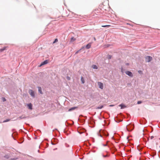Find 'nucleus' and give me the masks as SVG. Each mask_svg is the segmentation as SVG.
<instances>
[{
  "label": "nucleus",
  "instance_id": "obj_17",
  "mask_svg": "<svg viewBox=\"0 0 160 160\" xmlns=\"http://www.w3.org/2000/svg\"><path fill=\"white\" fill-rule=\"evenodd\" d=\"M142 122L141 120H140V124H145L147 123V120L145 118H143V120H142Z\"/></svg>",
  "mask_w": 160,
  "mask_h": 160
},
{
  "label": "nucleus",
  "instance_id": "obj_25",
  "mask_svg": "<svg viewBox=\"0 0 160 160\" xmlns=\"http://www.w3.org/2000/svg\"><path fill=\"white\" fill-rule=\"evenodd\" d=\"M81 81L82 84H84L85 83V81L84 78L82 76L81 78Z\"/></svg>",
  "mask_w": 160,
  "mask_h": 160
},
{
  "label": "nucleus",
  "instance_id": "obj_29",
  "mask_svg": "<svg viewBox=\"0 0 160 160\" xmlns=\"http://www.w3.org/2000/svg\"><path fill=\"white\" fill-rule=\"evenodd\" d=\"M10 120V119H7L4 120L3 121V122H6L9 121Z\"/></svg>",
  "mask_w": 160,
  "mask_h": 160
},
{
  "label": "nucleus",
  "instance_id": "obj_26",
  "mask_svg": "<svg viewBox=\"0 0 160 160\" xmlns=\"http://www.w3.org/2000/svg\"><path fill=\"white\" fill-rule=\"evenodd\" d=\"M92 68L94 69H97L98 68L97 66L96 65H93Z\"/></svg>",
  "mask_w": 160,
  "mask_h": 160
},
{
  "label": "nucleus",
  "instance_id": "obj_23",
  "mask_svg": "<svg viewBox=\"0 0 160 160\" xmlns=\"http://www.w3.org/2000/svg\"><path fill=\"white\" fill-rule=\"evenodd\" d=\"M26 118V117H25L24 116L22 115V116L19 117L17 119H24V118Z\"/></svg>",
  "mask_w": 160,
  "mask_h": 160
},
{
  "label": "nucleus",
  "instance_id": "obj_45",
  "mask_svg": "<svg viewBox=\"0 0 160 160\" xmlns=\"http://www.w3.org/2000/svg\"><path fill=\"white\" fill-rule=\"evenodd\" d=\"M2 100H3V101L4 102L6 101V99L4 98H2Z\"/></svg>",
  "mask_w": 160,
  "mask_h": 160
},
{
  "label": "nucleus",
  "instance_id": "obj_5",
  "mask_svg": "<svg viewBox=\"0 0 160 160\" xmlns=\"http://www.w3.org/2000/svg\"><path fill=\"white\" fill-rule=\"evenodd\" d=\"M77 130L78 132L80 134L84 133L86 131V130L85 129L82 127H79L78 128Z\"/></svg>",
  "mask_w": 160,
  "mask_h": 160
},
{
  "label": "nucleus",
  "instance_id": "obj_35",
  "mask_svg": "<svg viewBox=\"0 0 160 160\" xmlns=\"http://www.w3.org/2000/svg\"><path fill=\"white\" fill-rule=\"evenodd\" d=\"M81 51V49H79L75 53V54H77L79 52H80V51Z\"/></svg>",
  "mask_w": 160,
  "mask_h": 160
},
{
  "label": "nucleus",
  "instance_id": "obj_12",
  "mask_svg": "<svg viewBox=\"0 0 160 160\" xmlns=\"http://www.w3.org/2000/svg\"><path fill=\"white\" fill-rule=\"evenodd\" d=\"M48 63V60H46L42 62L38 66L39 67H41L43 65L46 64Z\"/></svg>",
  "mask_w": 160,
  "mask_h": 160
},
{
  "label": "nucleus",
  "instance_id": "obj_8",
  "mask_svg": "<svg viewBox=\"0 0 160 160\" xmlns=\"http://www.w3.org/2000/svg\"><path fill=\"white\" fill-rule=\"evenodd\" d=\"M58 140L56 138H53L51 140V144L53 145H55L58 143Z\"/></svg>",
  "mask_w": 160,
  "mask_h": 160
},
{
  "label": "nucleus",
  "instance_id": "obj_7",
  "mask_svg": "<svg viewBox=\"0 0 160 160\" xmlns=\"http://www.w3.org/2000/svg\"><path fill=\"white\" fill-rule=\"evenodd\" d=\"M117 135L118 136L117 138L116 137V136H115V137L113 136L112 138V139L114 140L116 143H118V142L120 138V136L119 135Z\"/></svg>",
  "mask_w": 160,
  "mask_h": 160
},
{
  "label": "nucleus",
  "instance_id": "obj_32",
  "mask_svg": "<svg viewBox=\"0 0 160 160\" xmlns=\"http://www.w3.org/2000/svg\"><path fill=\"white\" fill-rule=\"evenodd\" d=\"M102 156L103 158H106V157H107L109 156V155H103V154H102Z\"/></svg>",
  "mask_w": 160,
  "mask_h": 160
},
{
  "label": "nucleus",
  "instance_id": "obj_47",
  "mask_svg": "<svg viewBox=\"0 0 160 160\" xmlns=\"http://www.w3.org/2000/svg\"><path fill=\"white\" fill-rule=\"evenodd\" d=\"M107 26H108V25H107L102 26V27H106Z\"/></svg>",
  "mask_w": 160,
  "mask_h": 160
},
{
  "label": "nucleus",
  "instance_id": "obj_52",
  "mask_svg": "<svg viewBox=\"0 0 160 160\" xmlns=\"http://www.w3.org/2000/svg\"><path fill=\"white\" fill-rule=\"evenodd\" d=\"M39 151H40L39 150H38V152H39Z\"/></svg>",
  "mask_w": 160,
  "mask_h": 160
},
{
  "label": "nucleus",
  "instance_id": "obj_22",
  "mask_svg": "<svg viewBox=\"0 0 160 160\" xmlns=\"http://www.w3.org/2000/svg\"><path fill=\"white\" fill-rule=\"evenodd\" d=\"M120 106L121 107V109H124L126 107V106L123 104H120Z\"/></svg>",
  "mask_w": 160,
  "mask_h": 160
},
{
  "label": "nucleus",
  "instance_id": "obj_39",
  "mask_svg": "<svg viewBox=\"0 0 160 160\" xmlns=\"http://www.w3.org/2000/svg\"><path fill=\"white\" fill-rule=\"evenodd\" d=\"M63 132H64V133H65L66 134H67V135H68V134L67 133V131H66V130L65 129H64L63 130Z\"/></svg>",
  "mask_w": 160,
  "mask_h": 160
},
{
  "label": "nucleus",
  "instance_id": "obj_31",
  "mask_svg": "<svg viewBox=\"0 0 160 160\" xmlns=\"http://www.w3.org/2000/svg\"><path fill=\"white\" fill-rule=\"evenodd\" d=\"M103 107V106L101 105L100 106H98L97 108L98 109H101Z\"/></svg>",
  "mask_w": 160,
  "mask_h": 160
},
{
  "label": "nucleus",
  "instance_id": "obj_16",
  "mask_svg": "<svg viewBox=\"0 0 160 160\" xmlns=\"http://www.w3.org/2000/svg\"><path fill=\"white\" fill-rule=\"evenodd\" d=\"M27 106L29 109L30 110H32V105L31 103H29L27 104Z\"/></svg>",
  "mask_w": 160,
  "mask_h": 160
},
{
  "label": "nucleus",
  "instance_id": "obj_3",
  "mask_svg": "<svg viewBox=\"0 0 160 160\" xmlns=\"http://www.w3.org/2000/svg\"><path fill=\"white\" fill-rule=\"evenodd\" d=\"M126 128L128 131H132L134 128V125L132 123H130L127 125L126 126Z\"/></svg>",
  "mask_w": 160,
  "mask_h": 160
},
{
  "label": "nucleus",
  "instance_id": "obj_21",
  "mask_svg": "<svg viewBox=\"0 0 160 160\" xmlns=\"http://www.w3.org/2000/svg\"><path fill=\"white\" fill-rule=\"evenodd\" d=\"M10 157V154H7L5 155L4 156V157L5 158H6L8 159Z\"/></svg>",
  "mask_w": 160,
  "mask_h": 160
},
{
  "label": "nucleus",
  "instance_id": "obj_33",
  "mask_svg": "<svg viewBox=\"0 0 160 160\" xmlns=\"http://www.w3.org/2000/svg\"><path fill=\"white\" fill-rule=\"evenodd\" d=\"M18 159V158H10V160H17Z\"/></svg>",
  "mask_w": 160,
  "mask_h": 160
},
{
  "label": "nucleus",
  "instance_id": "obj_4",
  "mask_svg": "<svg viewBox=\"0 0 160 160\" xmlns=\"http://www.w3.org/2000/svg\"><path fill=\"white\" fill-rule=\"evenodd\" d=\"M83 117L82 115H80L79 116L80 118H79L78 119V120H79V122L82 124H83L84 123L85 121V119H86V118H87L86 116L84 117V118H81Z\"/></svg>",
  "mask_w": 160,
  "mask_h": 160
},
{
  "label": "nucleus",
  "instance_id": "obj_2",
  "mask_svg": "<svg viewBox=\"0 0 160 160\" xmlns=\"http://www.w3.org/2000/svg\"><path fill=\"white\" fill-rule=\"evenodd\" d=\"M123 117V114L121 113H120L118 115L117 117L114 118V120L116 122L119 123L122 121V118Z\"/></svg>",
  "mask_w": 160,
  "mask_h": 160
},
{
  "label": "nucleus",
  "instance_id": "obj_19",
  "mask_svg": "<svg viewBox=\"0 0 160 160\" xmlns=\"http://www.w3.org/2000/svg\"><path fill=\"white\" fill-rule=\"evenodd\" d=\"M76 108H77V107H72L69 108V109L68 111H69V112L71 111L74 110Z\"/></svg>",
  "mask_w": 160,
  "mask_h": 160
},
{
  "label": "nucleus",
  "instance_id": "obj_6",
  "mask_svg": "<svg viewBox=\"0 0 160 160\" xmlns=\"http://www.w3.org/2000/svg\"><path fill=\"white\" fill-rule=\"evenodd\" d=\"M152 59V57L149 56H147L145 57V60L146 62H149Z\"/></svg>",
  "mask_w": 160,
  "mask_h": 160
},
{
  "label": "nucleus",
  "instance_id": "obj_43",
  "mask_svg": "<svg viewBox=\"0 0 160 160\" xmlns=\"http://www.w3.org/2000/svg\"><path fill=\"white\" fill-rule=\"evenodd\" d=\"M150 128L151 129V131L150 132H152L153 130V128L151 126L150 127Z\"/></svg>",
  "mask_w": 160,
  "mask_h": 160
},
{
  "label": "nucleus",
  "instance_id": "obj_27",
  "mask_svg": "<svg viewBox=\"0 0 160 160\" xmlns=\"http://www.w3.org/2000/svg\"><path fill=\"white\" fill-rule=\"evenodd\" d=\"M76 40V38H74L73 37H72L71 38V42H73L75 41Z\"/></svg>",
  "mask_w": 160,
  "mask_h": 160
},
{
  "label": "nucleus",
  "instance_id": "obj_46",
  "mask_svg": "<svg viewBox=\"0 0 160 160\" xmlns=\"http://www.w3.org/2000/svg\"><path fill=\"white\" fill-rule=\"evenodd\" d=\"M125 65L127 66H128L129 65V63H125Z\"/></svg>",
  "mask_w": 160,
  "mask_h": 160
},
{
  "label": "nucleus",
  "instance_id": "obj_37",
  "mask_svg": "<svg viewBox=\"0 0 160 160\" xmlns=\"http://www.w3.org/2000/svg\"><path fill=\"white\" fill-rule=\"evenodd\" d=\"M66 78L68 80H70L71 79V78L70 77H69L68 76H67L66 77Z\"/></svg>",
  "mask_w": 160,
  "mask_h": 160
},
{
  "label": "nucleus",
  "instance_id": "obj_15",
  "mask_svg": "<svg viewBox=\"0 0 160 160\" xmlns=\"http://www.w3.org/2000/svg\"><path fill=\"white\" fill-rule=\"evenodd\" d=\"M98 85L99 86V88L101 89H103V83L100 82H98Z\"/></svg>",
  "mask_w": 160,
  "mask_h": 160
},
{
  "label": "nucleus",
  "instance_id": "obj_44",
  "mask_svg": "<svg viewBox=\"0 0 160 160\" xmlns=\"http://www.w3.org/2000/svg\"><path fill=\"white\" fill-rule=\"evenodd\" d=\"M138 72L139 73H142V71L141 70H139L138 71Z\"/></svg>",
  "mask_w": 160,
  "mask_h": 160
},
{
  "label": "nucleus",
  "instance_id": "obj_10",
  "mask_svg": "<svg viewBox=\"0 0 160 160\" xmlns=\"http://www.w3.org/2000/svg\"><path fill=\"white\" fill-rule=\"evenodd\" d=\"M150 152L151 154H149V155L152 156L153 158H154V156L156 155V151L155 150H152Z\"/></svg>",
  "mask_w": 160,
  "mask_h": 160
},
{
  "label": "nucleus",
  "instance_id": "obj_48",
  "mask_svg": "<svg viewBox=\"0 0 160 160\" xmlns=\"http://www.w3.org/2000/svg\"><path fill=\"white\" fill-rule=\"evenodd\" d=\"M154 138V137L153 136H152L151 137V139H152Z\"/></svg>",
  "mask_w": 160,
  "mask_h": 160
},
{
  "label": "nucleus",
  "instance_id": "obj_11",
  "mask_svg": "<svg viewBox=\"0 0 160 160\" xmlns=\"http://www.w3.org/2000/svg\"><path fill=\"white\" fill-rule=\"evenodd\" d=\"M28 93L32 98H35V94L34 91L32 89H29L28 91Z\"/></svg>",
  "mask_w": 160,
  "mask_h": 160
},
{
  "label": "nucleus",
  "instance_id": "obj_30",
  "mask_svg": "<svg viewBox=\"0 0 160 160\" xmlns=\"http://www.w3.org/2000/svg\"><path fill=\"white\" fill-rule=\"evenodd\" d=\"M58 38H56L54 40V41L53 42V43H55L56 42H58Z\"/></svg>",
  "mask_w": 160,
  "mask_h": 160
},
{
  "label": "nucleus",
  "instance_id": "obj_1",
  "mask_svg": "<svg viewBox=\"0 0 160 160\" xmlns=\"http://www.w3.org/2000/svg\"><path fill=\"white\" fill-rule=\"evenodd\" d=\"M98 134V136L103 138H107L109 136V134L106 131L102 129L99 130Z\"/></svg>",
  "mask_w": 160,
  "mask_h": 160
},
{
  "label": "nucleus",
  "instance_id": "obj_50",
  "mask_svg": "<svg viewBox=\"0 0 160 160\" xmlns=\"http://www.w3.org/2000/svg\"><path fill=\"white\" fill-rule=\"evenodd\" d=\"M55 130H57L58 132H59V131H58V129H57L56 128V129H55Z\"/></svg>",
  "mask_w": 160,
  "mask_h": 160
},
{
  "label": "nucleus",
  "instance_id": "obj_51",
  "mask_svg": "<svg viewBox=\"0 0 160 160\" xmlns=\"http://www.w3.org/2000/svg\"><path fill=\"white\" fill-rule=\"evenodd\" d=\"M94 40H96V38H94Z\"/></svg>",
  "mask_w": 160,
  "mask_h": 160
},
{
  "label": "nucleus",
  "instance_id": "obj_36",
  "mask_svg": "<svg viewBox=\"0 0 160 160\" xmlns=\"http://www.w3.org/2000/svg\"><path fill=\"white\" fill-rule=\"evenodd\" d=\"M142 102V101H138L137 103L138 104H139L141 103Z\"/></svg>",
  "mask_w": 160,
  "mask_h": 160
},
{
  "label": "nucleus",
  "instance_id": "obj_38",
  "mask_svg": "<svg viewBox=\"0 0 160 160\" xmlns=\"http://www.w3.org/2000/svg\"><path fill=\"white\" fill-rule=\"evenodd\" d=\"M158 157L160 158V150L158 152Z\"/></svg>",
  "mask_w": 160,
  "mask_h": 160
},
{
  "label": "nucleus",
  "instance_id": "obj_40",
  "mask_svg": "<svg viewBox=\"0 0 160 160\" xmlns=\"http://www.w3.org/2000/svg\"><path fill=\"white\" fill-rule=\"evenodd\" d=\"M74 17L76 18H78V16H79L77 14H76L74 13Z\"/></svg>",
  "mask_w": 160,
  "mask_h": 160
},
{
  "label": "nucleus",
  "instance_id": "obj_9",
  "mask_svg": "<svg viewBox=\"0 0 160 160\" xmlns=\"http://www.w3.org/2000/svg\"><path fill=\"white\" fill-rule=\"evenodd\" d=\"M88 124L90 125H91L90 127H94L95 125V122L93 120H90L88 122Z\"/></svg>",
  "mask_w": 160,
  "mask_h": 160
},
{
  "label": "nucleus",
  "instance_id": "obj_18",
  "mask_svg": "<svg viewBox=\"0 0 160 160\" xmlns=\"http://www.w3.org/2000/svg\"><path fill=\"white\" fill-rule=\"evenodd\" d=\"M91 43L90 42L88 44L85 46V48L87 49H89L91 47Z\"/></svg>",
  "mask_w": 160,
  "mask_h": 160
},
{
  "label": "nucleus",
  "instance_id": "obj_41",
  "mask_svg": "<svg viewBox=\"0 0 160 160\" xmlns=\"http://www.w3.org/2000/svg\"><path fill=\"white\" fill-rule=\"evenodd\" d=\"M85 48V46H82L80 49H81V50H82L84 49Z\"/></svg>",
  "mask_w": 160,
  "mask_h": 160
},
{
  "label": "nucleus",
  "instance_id": "obj_14",
  "mask_svg": "<svg viewBox=\"0 0 160 160\" xmlns=\"http://www.w3.org/2000/svg\"><path fill=\"white\" fill-rule=\"evenodd\" d=\"M103 145L104 146H108L109 147L110 146H112V143L110 142L109 141H107L106 142V144H103Z\"/></svg>",
  "mask_w": 160,
  "mask_h": 160
},
{
  "label": "nucleus",
  "instance_id": "obj_20",
  "mask_svg": "<svg viewBox=\"0 0 160 160\" xmlns=\"http://www.w3.org/2000/svg\"><path fill=\"white\" fill-rule=\"evenodd\" d=\"M38 92L41 94H42L43 93V92L42 90V88L41 87H38Z\"/></svg>",
  "mask_w": 160,
  "mask_h": 160
},
{
  "label": "nucleus",
  "instance_id": "obj_13",
  "mask_svg": "<svg viewBox=\"0 0 160 160\" xmlns=\"http://www.w3.org/2000/svg\"><path fill=\"white\" fill-rule=\"evenodd\" d=\"M125 73L129 77H132L133 76L132 73L130 71H127L125 72Z\"/></svg>",
  "mask_w": 160,
  "mask_h": 160
},
{
  "label": "nucleus",
  "instance_id": "obj_24",
  "mask_svg": "<svg viewBox=\"0 0 160 160\" xmlns=\"http://www.w3.org/2000/svg\"><path fill=\"white\" fill-rule=\"evenodd\" d=\"M7 47H4L3 48L0 49V52H2L6 49Z\"/></svg>",
  "mask_w": 160,
  "mask_h": 160
},
{
  "label": "nucleus",
  "instance_id": "obj_28",
  "mask_svg": "<svg viewBox=\"0 0 160 160\" xmlns=\"http://www.w3.org/2000/svg\"><path fill=\"white\" fill-rule=\"evenodd\" d=\"M112 56L110 55H107V58L108 59H110L112 58Z\"/></svg>",
  "mask_w": 160,
  "mask_h": 160
},
{
  "label": "nucleus",
  "instance_id": "obj_34",
  "mask_svg": "<svg viewBox=\"0 0 160 160\" xmlns=\"http://www.w3.org/2000/svg\"><path fill=\"white\" fill-rule=\"evenodd\" d=\"M125 71V69H124L122 67L121 68V71L122 73H123Z\"/></svg>",
  "mask_w": 160,
  "mask_h": 160
},
{
  "label": "nucleus",
  "instance_id": "obj_49",
  "mask_svg": "<svg viewBox=\"0 0 160 160\" xmlns=\"http://www.w3.org/2000/svg\"><path fill=\"white\" fill-rule=\"evenodd\" d=\"M56 149H57V148H55L53 150H56Z\"/></svg>",
  "mask_w": 160,
  "mask_h": 160
},
{
  "label": "nucleus",
  "instance_id": "obj_42",
  "mask_svg": "<svg viewBox=\"0 0 160 160\" xmlns=\"http://www.w3.org/2000/svg\"><path fill=\"white\" fill-rule=\"evenodd\" d=\"M113 153L114 152H115L116 150V149L114 147H113Z\"/></svg>",
  "mask_w": 160,
  "mask_h": 160
}]
</instances>
